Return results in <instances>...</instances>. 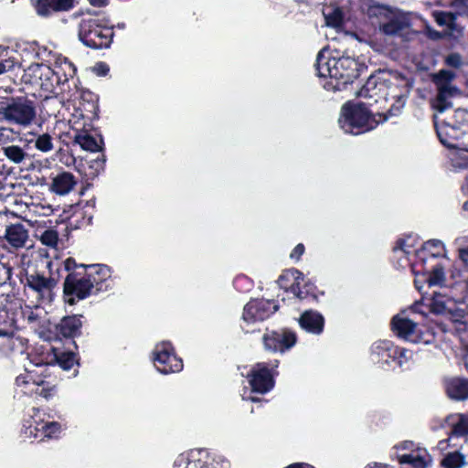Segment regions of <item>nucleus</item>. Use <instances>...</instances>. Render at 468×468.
<instances>
[{"label": "nucleus", "instance_id": "obj_25", "mask_svg": "<svg viewBox=\"0 0 468 468\" xmlns=\"http://www.w3.org/2000/svg\"><path fill=\"white\" fill-rule=\"evenodd\" d=\"M303 282V273L293 269L285 271L278 280L281 288L290 291L293 295L301 299L303 298L300 290Z\"/></svg>", "mask_w": 468, "mask_h": 468}, {"label": "nucleus", "instance_id": "obj_49", "mask_svg": "<svg viewBox=\"0 0 468 468\" xmlns=\"http://www.w3.org/2000/svg\"><path fill=\"white\" fill-rule=\"evenodd\" d=\"M92 70L97 76L102 77L108 74L110 69L107 64L103 62H99L93 67Z\"/></svg>", "mask_w": 468, "mask_h": 468}, {"label": "nucleus", "instance_id": "obj_42", "mask_svg": "<svg viewBox=\"0 0 468 468\" xmlns=\"http://www.w3.org/2000/svg\"><path fill=\"white\" fill-rule=\"evenodd\" d=\"M57 359L60 367L65 370L72 368L76 363L75 356L72 353H61Z\"/></svg>", "mask_w": 468, "mask_h": 468}, {"label": "nucleus", "instance_id": "obj_44", "mask_svg": "<svg viewBox=\"0 0 468 468\" xmlns=\"http://www.w3.org/2000/svg\"><path fill=\"white\" fill-rule=\"evenodd\" d=\"M397 351V356L392 358V363H395L399 367H403L411 358V353L405 348L398 346Z\"/></svg>", "mask_w": 468, "mask_h": 468}, {"label": "nucleus", "instance_id": "obj_57", "mask_svg": "<svg viewBox=\"0 0 468 468\" xmlns=\"http://www.w3.org/2000/svg\"><path fill=\"white\" fill-rule=\"evenodd\" d=\"M118 27L121 28V29L124 28V24H119Z\"/></svg>", "mask_w": 468, "mask_h": 468}, {"label": "nucleus", "instance_id": "obj_56", "mask_svg": "<svg viewBox=\"0 0 468 468\" xmlns=\"http://www.w3.org/2000/svg\"><path fill=\"white\" fill-rule=\"evenodd\" d=\"M242 398H243V399H250L252 401H255V399L253 397H246L245 394H242Z\"/></svg>", "mask_w": 468, "mask_h": 468}, {"label": "nucleus", "instance_id": "obj_11", "mask_svg": "<svg viewBox=\"0 0 468 468\" xmlns=\"http://www.w3.org/2000/svg\"><path fill=\"white\" fill-rule=\"evenodd\" d=\"M153 362L162 374L176 373L183 368L182 359L175 354L172 345L166 341L160 342L154 346Z\"/></svg>", "mask_w": 468, "mask_h": 468}, {"label": "nucleus", "instance_id": "obj_34", "mask_svg": "<svg viewBox=\"0 0 468 468\" xmlns=\"http://www.w3.org/2000/svg\"><path fill=\"white\" fill-rule=\"evenodd\" d=\"M87 275L93 284H98L111 277V270L106 265H90Z\"/></svg>", "mask_w": 468, "mask_h": 468}, {"label": "nucleus", "instance_id": "obj_14", "mask_svg": "<svg viewBox=\"0 0 468 468\" xmlns=\"http://www.w3.org/2000/svg\"><path fill=\"white\" fill-rule=\"evenodd\" d=\"M26 285L36 293L42 303H50L55 298L57 282L53 278L45 277L38 272L26 274Z\"/></svg>", "mask_w": 468, "mask_h": 468}, {"label": "nucleus", "instance_id": "obj_7", "mask_svg": "<svg viewBox=\"0 0 468 468\" xmlns=\"http://www.w3.org/2000/svg\"><path fill=\"white\" fill-rule=\"evenodd\" d=\"M78 35L85 46L97 49L110 47L113 31L106 17L89 16L80 20Z\"/></svg>", "mask_w": 468, "mask_h": 468}, {"label": "nucleus", "instance_id": "obj_17", "mask_svg": "<svg viewBox=\"0 0 468 468\" xmlns=\"http://www.w3.org/2000/svg\"><path fill=\"white\" fill-rule=\"evenodd\" d=\"M251 391L266 393L273 387V374L264 363L255 365L247 374Z\"/></svg>", "mask_w": 468, "mask_h": 468}, {"label": "nucleus", "instance_id": "obj_23", "mask_svg": "<svg viewBox=\"0 0 468 468\" xmlns=\"http://www.w3.org/2000/svg\"><path fill=\"white\" fill-rule=\"evenodd\" d=\"M4 239L12 249L18 250L27 247L29 234L22 224L16 223L6 226Z\"/></svg>", "mask_w": 468, "mask_h": 468}, {"label": "nucleus", "instance_id": "obj_22", "mask_svg": "<svg viewBox=\"0 0 468 468\" xmlns=\"http://www.w3.org/2000/svg\"><path fill=\"white\" fill-rule=\"evenodd\" d=\"M447 422L452 428V432L448 440L441 441L438 443V448L441 451H445L452 442L458 436H464L468 434V416L463 414H453L447 418Z\"/></svg>", "mask_w": 468, "mask_h": 468}, {"label": "nucleus", "instance_id": "obj_41", "mask_svg": "<svg viewBox=\"0 0 468 468\" xmlns=\"http://www.w3.org/2000/svg\"><path fill=\"white\" fill-rule=\"evenodd\" d=\"M39 239L42 244L55 248L58 241V235L57 231L53 229H47L40 235Z\"/></svg>", "mask_w": 468, "mask_h": 468}, {"label": "nucleus", "instance_id": "obj_1", "mask_svg": "<svg viewBox=\"0 0 468 468\" xmlns=\"http://www.w3.org/2000/svg\"><path fill=\"white\" fill-rule=\"evenodd\" d=\"M361 98L379 101H392L387 116L398 115L404 107L407 95L406 80L399 74L388 71L371 75L357 92Z\"/></svg>", "mask_w": 468, "mask_h": 468}, {"label": "nucleus", "instance_id": "obj_31", "mask_svg": "<svg viewBox=\"0 0 468 468\" xmlns=\"http://www.w3.org/2000/svg\"><path fill=\"white\" fill-rule=\"evenodd\" d=\"M75 143L80 146H101L104 144L102 136L96 130L81 131L75 135Z\"/></svg>", "mask_w": 468, "mask_h": 468}, {"label": "nucleus", "instance_id": "obj_59", "mask_svg": "<svg viewBox=\"0 0 468 468\" xmlns=\"http://www.w3.org/2000/svg\"><path fill=\"white\" fill-rule=\"evenodd\" d=\"M375 468H385V466H382V465H379V466H378V465H377V464H376V465H375Z\"/></svg>", "mask_w": 468, "mask_h": 468}, {"label": "nucleus", "instance_id": "obj_48", "mask_svg": "<svg viewBox=\"0 0 468 468\" xmlns=\"http://www.w3.org/2000/svg\"><path fill=\"white\" fill-rule=\"evenodd\" d=\"M446 64L452 68H460L463 65V58L458 53H452L446 57Z\"/></svg>", "mask_w": 468, "mask_h": 468}, {"label": "nucleus", "instance_id": "obj_53", "mask_svg": "<svg viewBox=\"0 0 468 468\" xmlns=\"http://www.w3.org/2000/svg\"><path fill=\"white\" fill-rule=\"evenodd\" d=\"M76 266V263H75V261L71 258H69L65 261V268L68 270V271H70L72 269H74Z\"/></svg>", "mask_w": 468, "mask_h": 468}, {"label": "nucleus", "instance_id": "obj_37", "mask_svg": "<svg viewBox=\"0 0 468 468\" xmlns=\"http://www.w3.org/2000/svg\"><path fill=\"white\" fill-rule=\"evenodd\" d=\"M450 159L453 166L464 168L468 166V148H451Z\"/></svg>", "mask_w": 468, "mask_h": 468}, {"label": "nucleus", "instance_id": "obj_45", "mask_svg": "<svg viewBox=\"0 0 468 468\" xmlns=\"http://www.w3.org/2000/svg\"><path fill=\"white\" fill-rule=\"evenodd\" d=\"M17 137L16 133L10 128H0V144H5L12 143Z\"/></svg>", "mask_w": 468, "mask_h": 468}, {"label": "nucleus", "instance_id": "obj_29", "mask_svg": "<svg viewBox=\"0 0 468 468\" xmlns=\"http://www.w3.org/2000/svg\"><path fill=\"white\" fill-rule=\"evenodd\" d=\"M75 185L76 180L74 176L70 173L64 172L58 174L52 179L50 190L62 196L69 193Z\"/></svg>", "mask_w": 468, "mask_h": 468}, {"label": "nucleus", "instance_id": "obj_19", "mask_svg": "<svg viewBox=\"0 0 468 468\" xmlns=\"http://www.w3.org/2000/svg\"><path fill=\"white\" fill-rule=\"evenodd\" d=\"M296 335L288 331L271 332L263 336V344L266 350L272 352H284L294 346Z\"/></svg>", "mask_w": 468, "mask_h": 468}, {"label": "nucleus", "instance_id": "obj_15", "mask_svg": "<svg viewBox=\"0 0 468 468\" xmlns=\"http://www.w3.org/2000/svg\"><path fill=\"white\" fill-rule=\"evenodd\" d=\"M92 288L93 282L88 277L79 278L76 274H69L64 282L66 302L73 305L76 301L88 297Z\"/></svg>", "mask_w": 468, "mask_h": 468}, {"label": "nucleus", "instance_id": "obj_52", "mask_svg": "<svg viewBox=\"0 0 468 468\" xmlns=\"http://www.w3.org/2000/svg\"><path fill=\"white\" fill-rule=\"evenodd\" d=\"M426 34L429 37L432 39H438L441 37V34L433 29H431L428 25H426Z\"/></svg>", "mask_w": 468, "mask_h": 468}, {"label": "nucleus", "instance_id": "obj_62", "mask_svg": "<svg viewBox=\"0 0 468 468\" xmlns=\"http://www.w3.org/2000/svg\"><path fill=\"white\" fill-rule=\"evenodd\" d=\"M366 468H374V467H371V466H367V467H366Z\"/></svg>", "mask_w": 468, "mask_h": 468}, {"label": "nucleus", "instance_id": "obj_64", "mask_svg": "<svg viewBox=\"0 0 468 468\" xmlns=\"http://www.w3.org/2000/svg\"><path fill=\"white\" fill-rule=\"evenodd\" d=\"M12 2H14L15 0H11Z\"/></svg>", "mask_w": 468, "mask_h": 468}, {"label": "nucleus", "instance_id": "obj_27", "mask_svg": "<svg viewBox=\"0 0 468 468\" xmlns=\"http://www.w3.org/2000/svg\"><path fill=\"white\" fill-rule=\"evenodd\" d=\"M299 324L305 331L319 335L323 332L324 320L322 314L314 311H305L299 319Z\"/></svg>", "mask_w": 468, "mask_h": 468}, {"label": "nucleus", "instance_id": "obj_3", "mask_svg": "<svg viewBox=\"0 0 468 468\" xmlns=\"http://www.w3.org/2000/svg\"><path fill=\"white\" fill-rule=\"evenodd\" d=\"M454 77L453 72L445 69L441 70L434 77V82L438 90L437 96L432 101V107L437 112L434 114V124L438 137L444 146H455L448 142V137L455 133L456 124L441 117V113L452 108L451 99L458 92L457 88L451 84Z\"/></svg>", "mask_w": 468, "mask_h": 468}, {"label": "nucleus", "instance_id": "obj_58", "mask_svg": "<svg viewBox=\"0 0 468 468\" xmlns=\"http://www.w3.org/2000/svg\"><path fill=\"white\" fill-rule=\"evenodd\" d=\"M415 284H416V287H417L418 289H420V287L419 286V282H418V280H415Z\"/></svg>", "mask_w": 468, "mask_h": 468}, {"label": "nucleus", "instance_id": "obj_20", "mask_svg": "<svg viewBox=\"0 0 468 468\" xmlns=\"http://www.w3.org/2000/svg\"><path fill=\"white\" fill-rule=\"evenodd\" d=\"M397 346L390 341L379 340L375 342L370 348V359L380 367L390 365L392 358L397 356Z\"/></svg>", "mask_w": 468, "mask_h": 468}, {"label": "nucleus", "instance_id": "obj_40", "mask_svg": "<svg viewBox=\"0 0 468 468\" xmlns=\"http://www.w3.org/2000/svg\"><path fill=\"white\" fill-rule=\"evenodd\" d=\"M35 9L37 14L41 16H48L56 12L55 8L51 5L50 0H37Z\"/></svg>", "mask_w": 468, "mask_h": 468}, {"label": "nucleus", "instance_id": "obj_39", "mask_svg": "<svg viewBox=\"0 0 468 468\" xmlns=\"http://www.w3.org/2000/svg\"><path fill=\"white\" fill-rule=\"evenodd\" d=\"M433 16L439 26H444L452 28L455 22V16L451 12H434Z\"/></svg>", "mask_w": 468, "mask_h": 468}, {"label": "nucleus", "instance_id": "obj_61", "mask_svg": "<svg viewBox=\"0 0 468 468\" xmlns=\"http://www.w3.org/2000/svg\"><path fill=\"white\" fill-rule=\"evenodd\" d=\"M41 149H42V150H44V151H47V150H48L49 148L45 147V148H41Z\"/></svg>", "mask_w": 468, "mask_h": 468}, {"label": "nucleus", "instance_id": "obj_51", "mask_svg": "<svg viewBox=\"0 0 468 468\" xmlns=\"http://www.w3.org/2000/svg\"><path fill=\"white\" fill-rule=\"evenodd\" d=\"M51 144L50 136L43 134L37 137L35 146H51Z\"/></svg>", "mask_w": 468, "mask_h": 468}, {"label": "nucleus", "instance_id": "obj_4", "mask_svg": "<svg viewBox=\"0 0 468 468\" xmlns=\"http://www.w3.org/2000/svg\"><path fill=\"white\" fill-rule=\"evenodd\" d=\"M417 239L411 236L397 243L393 252L394 259L399 267L404 268L410 262L439 261V258L446 257V249L441 240H429L420 250L417 249Z\"/></svg>", "mask_w": 468, "mask_h": 468}, {"label": "nucleus", "instance_id": "obj_8", "mask_svg": "<svg viewBox=\"0 0 468 468\" xmlns=\"http://www.w3.org/2000/svg\"><path fill=\"white\" fill-rule=\"evenodd\" d=\"M36 117V101L25 96L12 98L0 106V122L11 125L27 127Z\"/></svg>", "mask_w": 468, "mask_h": 468}, {"label": "nucleus", "instance_id": "obj_30", "mask_svg": "<svg viewBox=\"0 0 468 468\" xmlns=\"http://www.w3.org/2000/svg\"><path fill=\"white\" fill-rule=\"evenodd\" d=\"M47 314V311L39 305L26 306L23 311L24 317L33 326L44 327L48 322Z\"/></svg>", "mask_w": 468, "mask_h": 468}, {"label": "nucleus", "instance_id": "obj_5", "mask_svg": "<svg viewBox=\"0 0 468 468\" xmlns=\"http://www.w3.org/2000/svg\"><path fill=\"white\" fill-rule=\"evenodd\" d=\"M388 118L387 115L374 113L364 103L348 101L341 108L338 123L345 133L359 134L375 129Z\"/></svg>", "mask_w": 468, "mask_h": 468}, {"label": "nucleus", "instance_id": "obj_33", "mask_svg": "<svg viewBox=\"0 0 468 468\" xmlns=\"http://www.w3.org/2000/svg\"><path fill=\"white\" fill-rule=\"evenodd\" d=\"M80 318L69 316L61 320L59 324L60 333L67 337L73 336L80 332L81 327Z\"/></svg>", "mask_w": 468, "mask_h": 468}, {"label": "nucleus", "instance_id": "obj_10", "mask_svg": "<svg viewBox=\"0 0 468 468\" xmlns=\"http://www.w3.org/2000/svg\"><path fill=\"white\" fill-rule=\"evenodd\" d=\"M392 329L399 337L416 344H428L432 338L426 329L420 328L410 319L406 312L393 317Z\"/></svg>", "mask_w": 468, "mask_h": 468}, {"label": "nucleus", "instance_id": "obj_54", "mask_svg": "<svg viewBox=\"0 0 468 468\" xmlns=\"http://www.w3.org/2000/svg\"><path fill=\"white\" fill-rule=\"evenodd\" d=\"M90 4L94 6H102L108 3V0H89Z\"/></svg>", "mask_w": 468, "mask_h": 468}, {"label": "nucleus", "instance_id": "obj_21", "mask_svg": "<svg viewBox=\"0 0 468 468\" xmlns=\"http://www.w3.org/2000/svg\"><path fill=\"white\" fill-rule=\"evenodd\" d=\"M410 26V15L395 13L380 26V30L389 37H402Z\"/></svg>", "mask_w": 468, "mask_h": 468}, {"label": "nucleus", "instance_id": "obj_38", "mask_svg": "<svg viewBox=\"0 0 468 468\" xmlns=\"http://www.w3.org/2000/svg\"><path fill=\"white\" fill-rule=\"evenodd\" d=\"M449 303H451L450 300H445L441 295H435L431 303V310L434 314H452V308L449 306Z\"/></svg>", "mask_w": 468, "mask_h": 468}, {"label": "nucleus", "instance_id": "obj_63", "mask_svg": "<svg viewBox=\"0 0 468 468\" xmlns=\"http://www.w3.org/2000/svg\"><path fill=\"white\" fill-rule=\"evenodd\" d=\"M466 16H467V17H468V12L466 13Z\"/></svg>", "mask_w": 468, "mask_h": 468}, {"label": "nucleus", "instance_id": "obj_9", "mask_svg": "<svg viewBox=\"0 0 468 468\" xmlns=\"http://www.w3.org/2000/svg\"><path fill=\"white\" fill-rule=\"evenodd\" d=\"M61 431L60 423L48 420L43 411L33 410V414L24 420L20 435L24 441L32 442L57 438Z\"/></svg>", "mask_w": 468, "mask_h": 468}, {"label": "nucleus", "instance_id": "obj_28", "mask_svg": "<svg viewBox=\"0 0 468 468\" xmlns=\"http://www.w3.org/2000/svg\"><path fill=\"white\" fill-rule=\"evenodd\" d=\"M447 395L456 400H463L468 398V382L458 378H452L445 380Z\"/></svg>", "mask_w": 468, "mask_h": 468}, {"label": "nucleus", "instance_id": "obj_2", "mask_svg": "<svg viewBox=\"0 0 468 468\" xmlns=\"http://www.w3.org/2000/svg\"><path fill=\"white\" fill-rule=\"evenodd\" d=\"M316 69L319 77L328 78L324 88L331 91L344 90L358 77V63L353 58L333 57L327 48L318 53Z\"/></svg>", "mask_w": 468, "mask_h": 468}, {"label": "nucleus", "instance_id": "obj_24", "mask_svg": "<svg viewBox=\"0 0 468 468\" xmlns=\"http://www.w3.org/2000/svg\"><path fill=\"white\" fill-rule=\"evenodd\" d=\"M83 154L80 155L83 165H87L90 170V175L97 176L103 170L105 156L102 148H81Z\"/></svg>", "mask_w": 468, "mask_h": 468}, {"label": "nucleus", "instance_id": "obj_47", "mask_svg": "<svg viewBox=\"0 0 468 468\" xmlns=\"http://www.w3.org/2000/svg\"><path fill=\"white\" fill-rule=\"evenodd\" d=\"M56 12L66 11L72 7L73 0H50Z\"/></svg>", "mask_w": 468, "mask_h": 468}, {"label": "nucleus", "instance_id": "obj_6", "mask_svg": "<svg viewBox=\"0 0 468 468\" xmlns=\"http://www.w3.org/2000/svg\"><path fill=\"white\" fill-rule=\"evenodd\" d=\"M48 365L43 362L29 361L25 366V372L20 374L16 384L21 391L27 395H38L46 399L55 393V385L48 380L49 378Z\"/></svg>", "mask_w": 468, "mask_h": 468}, {"label": "nucleus", "instance_id": "obj_12", "mask_svg": "<svg viewBox=\"0 0 468 468\" xmlns=\"http://www.w3.org/2000/svg\"><path fill=\"white\" fill-rule=\"evenodd\" d=\"M219 468H229V463L225 460H220ZM218 461L211 459L208 452L205 450H192L179 454L174 462L173 468H218Z\"/></svg>", "mask_w": 468, "mask_h": 468}, {"label": "nucleus", "instance_id": "obj_46", "mask_svg": "<svg viewBox=\"0 0 468 468\" xmlns=\"http://www.w3.org/2000/svg\"><path fill=\"white\" fill-rule=\"evenodd\" d=\"M5 155L14 161L15 163H19L24 158V153L22 148H4Z\"/></svg>", "mask_w": 468, "mask_h": 468}, {"label": "nucleus", "instance_id": "obj_43", "mask_svg": "<svg viewBox=\"0 0 468 468\" xmlns=\"http://www.w3.org/2000/svg\"><path fill=\"white\" fill-rule=\"evenodd\" d=\"M465 239V237H459L454 241V244L458 250V258L463 264L468 263V246L463 247V244L464 243Z\"/></svg>", "mask_w": 468, "mask_h": 468}, {"label": "nucleus", "instance_id": "obj_55", "mask_svg": "<svg viewBox=\"0 0 468 468\" xmlns=\"http://www.w3.org/2000/svg\"><path fill=\"white\" fill-rule=\"evenodd\" d=\"M10 335H12V331L0 329V336H10Z\"/></svg>", "mask_w": 468, "mask_h": 468}, {"label": "nucleus", "instance_id": "obj_35", "mask_svg": "<svg viewBox=\"0 0 468 468\" xmlns=\"http://www.w3.org/2000/svg\"><path fill=\"white\" fill-rule=\"evenodd\" d=\"M326 26L339 28L343 23V14L338 7L327 6L323 11Z\"/></svg>", "mask_w": 468, "mask_h": 468}, {"label": "nucleus", "instance_id": "obj_36", "mask_svg": "<svg viewBox=\"0 0 468 468\" xmlns=\"http://www.w3.org/2000/svg\"><path fill=\"white\" fill-rule=\"evenodd\" d=\"M465 463V456L457 450L446 453L441 461L444 468H463Z\"/></svg>", "mask_w": 468, "mask_h": 468}, {"label": "nucleus", "instance_id": "obj_50", "mask_svg": "<svg viewBox=\"0 0 468 468\" xmlns=\"http://www.w3.org/2000/svg\"><path fill=\"white\" fill-rule=\"evenodd\" d=\"M304 252V246L303 244H298L293 250L291 252V259L299 261L303 253Z\"/></svg>", "mask_w": 468, "mask_h": 468}, {"label": "nucleus", "instance_id": "obj_18", "mask_svg": "<svg viewBox=\"0 0 468 468\" xmlns=\"http://www.w3.org/2000/svg\"><path fill=\"white\" fill-rule=\"evenodd\" d=\"M407 265L410 266L415 275H424L430 285H438L444 282L443 266L439 261L410 262Z\"/></svg>", "mask_w": 468, "mask_h": 468}, {"label": "nucleus", "instance_id": "obj_32", "mask_svg": "<svg viewBox=\"0 0 468 468\" xmlns=\"http://www.w3.org/2000/svg\"><path fill=\"white\" fill-rule=\"evenodd\" d=\"M14 49L0 46V75L19 64Z\"/></svg>", "mask_w": 468, "mask_h": 468}, {"label": "nucleus", "instance_id": "obj_26", "mask_svg": "<svg viewBox=\"0 0 468 468\" xmlns=\"http://www.w3.org/2000/svg\"><path fill=\"white\" fill-rule=\"evenodd\" d=\"M56 77V86L68 81L69 78H73L76 73L75 66L65 57L58 56L51 68Z\"/></svg>", "mask_w": 468, "mask_h": 468}, {"label": "nucleus", "instance_id": "obj_13", "mask_svg": "<svg viewBox=\"0 0 468 468\" xmlns=\"http://www.w3.org/2000/svg\"><path fill=\"white\" fill-rule=\"evenodd\" d=\"M25 83L38 87L47 92L56 88V77L51 68L45 64L34 63L27 67L22 76Z\"/></svg>", "mask_w": 468, "mask_h": 468}, {"label": "nucleus", "instance_id": "obj_16", "mask_svg": "<svg viewBox=\"0 0 468 468\" xmlns=\"http://www.w3.org/2000/svg\"><path fill=\"white\" fill-rule=\"evenodd\" d=\"M277 310V305L268 300H252L243 310L242 319L248 324H252L268 318Z\"/></svg>", "mask_w": 468, "mask_h": 468}, {"label": "nucleus", "instance_id": "obj_60", "mask_svg": "<svg viewBox=\"0 0 468 468\" xmlns=\"http://www.w3.org/2000/svg\"><path fill=\"white\" fill-rule=\"evenodd\" d=\"M2 269L5 270L6 273H8V271L5 268V266H2Z\"/></svg>", "mask_w": 468, "mask_h": 468}]
</instances>
